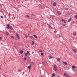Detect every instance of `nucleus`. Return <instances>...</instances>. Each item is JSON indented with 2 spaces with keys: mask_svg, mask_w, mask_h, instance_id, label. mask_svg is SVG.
Wrapping results in <instances>:
<instances>
[{
  "mask_svg": "<svg viewBox=\"0 0 77 77\" xmlns=\"http://www.w3.org/2000/svg\"><path fill=\"white\" fill-rule=\"evenodd\" d=\"M71 20H72V19H71V18L69 19V20H68V22L69 23V22H70V21H71Z\"/></svg>",
  "mask_w": 77,
  "mask_h": 77,
  "instance_id": "4468645a",
  "label": "nucleus"
},
{
  "mask_svg": "<svg viewBox=\"0 0 77 77\" xmlns=\"http://www.w3.org/2000/svg\"><path fill=\"white\" fill-rule=\"evenodd\" d=\"M63 63H64V65H68V63H67L66 62L64 61Z\"/></svg>",
  "mask_w": 77,
  "mask_h": 77,
  "instance_id": "20e7f679",
  "label": "nucleus"
},
{
  "mask_svg": "<svg viewBox=\"0 0 77 77\" xmlns=\"http://www.w3.org/2000/svg\"><path fill=\"white\" fill-rule=\"evenodd\" d=\"M27 53L28 56H30V53H29V51H27Z\"/></svg>",
  "mask_w": 77,
  "mask_h": 77,
  "instance_id": "1a4fd4ad",
  "label": "nucleus"
},
{
  "mask_svg": "<svg viewBox=\"0 0 77 77\" xmlns=\"http://www.w3.org/2000/svg\"><path fill=\"white\" fill-rule=\"evenodd\" d=\"M28 35H30L28 33Z\"/></svg>",
  "mask_w": 77,
  "mask_h": 77,
  "instance_id": "a18cd8bd",
  "label": "nucleus"
},
{
  "mask_svg": "<svg viewBox=\"0 0 77 77\" xmlns=\"http://www.w3.org/2000/svg\"><path fill=\"white\" fill-rule=\"evenodd\" d=\"M25 55L26 56H27V53H25Z\"/></svg>",
  "mask_w": 77,
  "mask_h": 77,
  "instance_id": "c85d7f7f",
  "label": "nucleus"
},
{
  "mask_svg": "<svg viewBox=\"0 0 77 77\" xmlns=\"http://www.w3.org/2000/svg\"><path fill=\"white\" fill-rule=\"evenodd\" d=\"M41 77H42V76H41Z\"/></svg>",
  "mask_w": 77,
  "mask_h": 77,
  "instance_id": "603ef678",
  "label": "nucleus"
},
{
  "mask_svg": "<svg viewBox=\"0 0 77 77\" xmlns=\"http://www.w3.org/2000/svg\"><path fill=\"white\" fill-rule=\"evenodd\" d=\"M26 38H28V36H27H27H26Z\"/></svg>",
  "mask_w": 77,
  "mask_h": 77,
  "instance_id": "79ce46f5",
  "label": "nucleus"
},
{
  "mask_svg": "<svg viewBox=\"0 0 77 77\" xmlns=\"http://www.w3.org/2000/svg\"><path fill=\"white\" fill-rule=\"evenodd\" d=\"M40 8H41V9H43L44 8V6L41 5H40L39 6Z\"/></svg>",
  "mask_w": 77,
  "mask_h": 77,
  "instance_id": "39448f33",
  "label": "nucleus"
},
{
  "mask_svg": "<svg viewBox=\"0 0 77 77\" xmlns=\"http://www.w3.org/2000/svg\"><path fill=\"white\" fill-rule=\"evenodd\" d=\"M72 50L74 52H75V53H77V50L75 49H72Z\"/></svg>",
  "mask_w": 77,
  "mask_h": 77,
  "instance_id": "2eb2a0df",
  "label": "nucleus"
},
{
  "mask_svg": "<svg viewBox=\"0 0 77 77\" xmlns=\"http://www.w3.org/2000/svg\"><path fill=\"white\" fill-rule=\"evenodd\" d=\"M30 38H31V39H32V38H33V36H30Z\"/></svg>",
  "mask_w": 77,
  "mask_h": 77,
  "instance_id": "72a5a7b5",
  "label": "nucleus"
},
{
  "mask_svg": "<svg viewBox=\"0 0 77 77\" xmlns=\"http://www.w3.org/2000/svg\"><path fill=\"white\" fill-rule=\"evenodd\" d=\"M39 52H40V53H42V50H40L39 51Z\"/></svg>",
  "mask_w": 77,
  "mask_h": 77,
  "instance_id": "bb28decb",
  "label": "nucleus"
},
{
  "mask_svg": "<svg viewBox=\"0 0 77 77\" xmlns=\"http://www.w3.org/2000/svg\"><path fill=\"white\" fill-rule=\"evenodd\" d=\"M54 70H55V71H56V69H57L56 66L54 65Z\"/></svg>",
  "mask_w": 77,
  "mask_h": 77,
  "instance_id": "7ed1b4c3",
  "label": "nucleus"
},
{
  "mask_svg": "<svg viewBox=\"0 0 77 77\" xmlns=\"http://www.w3.org/2000/svg\"><path fill=\"white\" fill-rule=\"evenodd\" d=\"M10 29H11V30H13V28H12V26H10Z\"/></svg>",
  "mask_w": 77,
  "mask_h": 77,
  "instance_id": "a211bd4d",
  "label": "nucleus"
},
{
  "mask_svg": "<svg viewBox=\"0 0 77 77\" xmlns=\"http://www.w3.org/2000/svg\"><path fill=\"white\" fill-rule=\"evenodd\" d=\"M58 77H59V76H58Z\"/></svg>",
  "mask_w": 77,
  "mask_h": 77,
  "instance_id": "8fccbe9b",
  "label": "nucleus"
},
{
  "mask_svg": "<svg viewBox=\"0 0 77 77\" xmlns=\"http://www.w3.org/2000/svg\"><path fill=\"white\" fill-rule=\"evenodd\" d=\"M1 39H2V38L1 37H0V40H1Z\"/></svg>",
  "mask_w": 77,
  "mask_h": 77,
  "instance_id": "37998d69",
  "label": "nucleus"
},
{
  "mask_svg": "<svg viewBox=\"0 0 77 77\" xmlns=\"http://www.w3.org/2000/svg\"><path fill=\"white\" fill-rule=\"evenodd\" d=\"M57 61H59V60H60V58H58L57 59Z\"/></svg>",
  "mask_w": 77,
  "mask_h": 77,
  "instance_id": "c756f323",
  "label": "nucleus"
},
{
  "mask_svg": "<svg viewBox=\"0 0 77 77\" xmlns=\"http://www.w3.org/2000/svg\"><path fill=\"white\" fill-rule=\"evenodd\" d=\"M20 71H21V70H20V69H19V70H18V72H20Z\"/></svg>",
  "mask_w": 77,
  "mask_h": 77,
  "instance_id": "c9c22d12",
  "label": "nucleus"
},
{
  "mask_svg": "<svg viewBox=\"0 0 77 77\" xmlns=\"http://www.w3.org/2000/svg\"><path fill=\"white\" fill-rule=\"evenodd\" d=\"M1 18H3V16H1Z\"/></svg>",
  "mask_w": 77,
  "mask_h": 77,
  "instance_id": "e433bc0d",
  "label": "nucleus"
},
{
  "mask_svg": "<svg viewBox=\"0 0 77 77\" xmlns=\"http://www.w3.org/2000/svg\"><path fill=\"white\" fill-rule=\"evenodd\" d=\"M64 76L66 77H69V75H68V74H67L66 73H64Z\"/></svg>",
  "mask_w": 77,
  "mask_h": 77,
  "instance_id": "f03ea898",
  "label": "nucleus"
},
{
  "mask_svg": "<svg viewBox=\"0 0 77 77\" xmlns=\"http://www.w3.org/2000/svg\"><path fill=\"white\" fill-rule=\"evenodd\" d=\"M32 45H33L34 44V42H32Z\"/></svg>",
  "mask_w": 77,
  "mask_h": 77,
  "instance_id": "ea45409f",
  "label": "nucleus"
},
{
  "mask_svg": "<svg viewBox=\"0 0 77 77\" xmlns=\"http://www.w3.org/2000/svg\"><path fill=\"white\" fill-rule=\"evenodd\" d=\"M6 34L7 35H9V33H8V32H6Z\"/></svg>",
  "mask_w": 77,
  "mask_h": 77,
  "instance_id": "7c9ffc66",
  "label": "nucleus"
},
{
  "mask_svg": "<svg viewBox=\"0 0 77 77\" xmlns=\"http://www.w3.org/2000/svg\"><path fill=\"white\" fill-rule=\"evenodd\" d=\"M51 51H52V50L51 49L50 50Z\"/></svg>",
  "mask_w": 77,
  "mask_h": 77,
  "instance_id": "49530a36",
  "label": "nucleus"
},
{
  "mask_svg": "<svg viewBox=\"0 0 77 77\" xmlns=\"http://www.w3.org/2000/svg\"><path fill=\"white\" fill-rule=\"evenodd\" d=\"M66 68H68V69H69L70 68V67L66 66Z\"/></svg>",
  "mask_w": 77,
  "mask_h": 77,
  "instance_id": "aec40b11",
  "label": "nucleus"
},
{
  "mask_svg": "<svg viewBox=\"0 0 77 77\" xmlns=\"http://www.w3.org/2000/svg\"><path fill=\"white\" fill-rule=\"evenodd\" d=\"M62 21L63 22V21H64V20L63 19H62Z\"/></svg>",
  "mask_w": 77,
  "mask_h": 77,
  "instance_id": "58836bf2",
  "label": "nucleus"
},
{
  "mask_svg": "<svg viewBox=\"0 0 77 77\" xmlns=\"http://www.w3.org/2000/svg\"><path fill=\"white\" fill-rule=\"evenodd\" d=\"M24 60H27L26 58V57H24Z\"/></svg>",
  "mask_w": 77,
  "mask_h": 77,
  "instance_id": "5701e85b",
  "label": "nucleus"
},
{
  "mask_svg": "<svg viewBox=\"0 0 77 77\" xmlns=\"http://www.w3.org/2000/svg\"><path fill=\"white\" fill-rule=\"evenodd\" d=\"M24 53V51L23 50H21L20 51V54H23Z\"/></svg>",
  "mask_w": 77,
  "mask_h": 77,
  "instance_id": "6e6552de",
  "label": "nucleus"
},
{
  "mask_svg": "<svg viewBox=\"0 0 77 77\" xmlns=\"http://www.w3.org/2000/svg\"><path fill=\"white\" fill-rule=\"evenodd\" d=\"M63 26H66V24H63Z\"/></svg>",
  "mask_w": 77,
  "mask_h": 77,
  "instance_id": "2f4dec72",
  "label": "nucleus"
},
{
  "mask_svg": "<svg viewBox=\"0 0 77 77\" xmlns=\"http://www.w3.org/2000/svg\"><path fill=\"white\" fill-rule=\"evenodd\" d=\"M53 6H56V2H54L53 3Z\"/></svg>",
  "mask_w": 77,
  "mask_h": 77,
  "instance_id": "9d476101",
  "label": "nucleus"
},
{
  "mask_svg": "<svg viewBox=\"0 0 77 77\" xmlns=\"http://www.w3.org/2000/svg\"><path fill=\"white\" fill-rule=\"evenodd\" d=\"M31 15L32 17H34V16H35V15L33 14H31Z\"/></svg>",
  "mask_w": 77,
  "mask_h": 77,
  "instance_id": "412c9836",
  "label": "nucleus"
},
{
  "mask_svg": "<svg viewBox=\"0 0 77 77\" xmlns=\"http://www.w3.org/2000/svg\"><path fill=\"white\" fill-rule=\"evenodd\" d=\"M58 15H60L61 14V13H59V12H58Z\"/></svg>",
  "mask_w": 77,
  "mask_h": 77,
  "instance_id": "b1692460",
  "label": "nucleus"
},
{
  "mask_svg": "<svg viewBox=\"0 0 77 77\" xmlns=\"http://www.w3.org/2000/svg\"><path fill=\"white\" fill-rule=\"evenodd\" d=\"M31 65H35V63H33V62H31Z\"/></svg>",
  "mask_w": 77,
  "mask_h": 77,
  "instance_id": "0eeeda50",
  "label": "nucleus"
},
{
  "mask_svg": "<svg viewBox=\"0 0 77 77\" xmlns=\"http://www.w3.org/2000/svg\"><path fill=\"white\" fill-rule=\"evenodd\" d=\"M59 37H61V36H60V35H59Z\"/></svg>",
  "mask_w": 77,
  "mask_h": 77,
  "instance_id": "c03bdc74",
  "label": "nucleus"
},
{
  "mask_svg": "<svg viewBox=\"0 0 77 77\" xmlns=\"http://www.w3.org/2000/svg\"><path fill=\"white\" fill-rule=\"evenodd\" d=\"M7 28L8 29H10V26H9V24H8L7 25Z\"/></svg>",
  "mask_w": 77,
  "mask_h": 77,
  "instance_id": "423d86ee",
  "label": "nucleus"
},
{
  "mask_svg": "<svg viewBox=\"0 0 77 77\" xmlns=\"http://www.w3.org/2000/svg\"><path fill=\"white\" fill-rule=\"evenodd\" d=\"M72 68H75L76 67H75V66H72Z\"/></svg>",
  "mask_w": 77,
  "mask_h": 77,
  "instance_id": "6ab92c4d",
  "label": "nucleus"
},
{
  "mask_svg": "<svg viewBox=\"0 0 77 77\" xmlns=\"http://www.w3.org/2000/svg\"><path fill=\"white\" fill-rule=\"evenodd\" d=\"M76 35V33L74 32L73 33V36H75Z\"/></svg>",
  "mask_w": 77,
  "mask_h": 77,
  "instance_id": "4be33fe9",
  "label": "nucleus"
},
{
  "mask_svg": "<svg viewBox=\"0 0 77 77\" xmlns=\"http://www.w3.org/2000/svg\"><path fill=\"white\" fill-rule=\"evenodd\" d=\"M64 23H66V22H65V21H64Z\"/></svg>",
  "mask_w": 77,
  "mask_h": 77,
  "instance_id": "a19ab883",
  "label": "nucleus"
},
{
  "mask_svg": "<svg viewBox=\"0 0 77 77\" xmlns=\"http://www.w3.org/2000/svg\"><path fill=\"white\" fill-rule=\"evenodd\" d=\"M50 17L51 18V17H52V16L51 15H50Z\"/></svg>",
  "mask_w": 77,
  "mask_h": 77,
  "instance_id": "4c0bfd02",
  "label": "nucleus"
},
{
  "mask_svg": "<svg viewBox=\"0 0 77 77\" xmlns=\"http://www.w3.org/2000/svg\"><path fill=\"white\" fill-rule=\"evenodd\" d=\"M48 57H49V59H52V58H53V57L51 56H49Z\"/></svg>",
  "mask_w": 77,
  "mask_h": 77,
  "instance_id": "f3484780",
  "label": "nucleus"
},
{
  "mask_svg": "<svg viewBox=\"0 0 77 77\" xmlns=\"http://www.w3.org/2000/svg\"><path fill=\"white\" fill-rule=\"evenodd\" d=\"M0 69H1V68L0 67Z\"/></svg>",
  "mask_w": 77,
  "mask_h": 77,
  "instance_id": "de8ad7c7",
  "label": "nucleus"
},
{
  "mask_svg": "<svg viewBox=\"0 0 77 77\" xmlns=\"http://www.w3.org/2000/svg\"><path fill=\"white\" fill-rule=\"evenodd\" d=\"M27 68L28 69H29V71H30V69H31V68H32V65L31 64H30L29 65V66H28Z\"/></svg>",
  "mask_w": 77,
  "mask_h": 77,
  "instance_id": "f257e3e1",
  "label": "nucleus"
},
{
  "mask_svg": "<svg viewBox=\"0 0 77 77\" xmlns=\"http://www.w3.org/2000/svg\"><path fill=\"white\" fill-rule=\"evenodd\" d=\"M16 35L17 38H19V35L18 34V33H16Z\"/></svg>",
  "mask_w": 77,
  "mask_h": 77,
  "instance_id": "9b49d317",
  "label": "nucleus"
},
{
  "mask_svg": "<svg viewBox=\"0 0 77 77\" xmlns=\"http://www.w3.org/2000/svg\"><path fill=\"white\" fill-rule=\"evenodd\" d=\"M65 10H68V9L67 8H65Z\"/></svg>",
  "mask_w": 77,
  "mask_h": 77,
  "instance_id": "473e14b6",
  "label": "nucleus"
},
{
  "mask_svg": "<svg viewBox=\"0 0 77 77\" xmlns=\"http://www.w3.org/2000/svg\"><path fill=\"white\" fill-rule=\"evenodd\" d=\"M1 6V5H0V6Z\"/></svg>",
  "mask_w": 77,
  "mask_h": 77,
  "instance_id": "09e8293b",
  "label": "nucleus"
},
{
  "mask_svg": "<svg viewBox=\"0 0 77 77\" xmlns=\"http://www.w3.org/2000/svg\"><path fill=\"white\" fill-rule=\"evenodd\" d=\"M48 27L49 28H50V29H53V27L51 26L50 25H48Z\"/></svg>",
  "mask_w": 77,
  "mask_h": 77,
  "instance_id": "f8f14e48",
  "label": "nucleus"
},
{
  "mask_svg": "<svg viewBox=\"0 0 77 77\" xmlns=\"http://www.w3.org/2000/svg\"><path fill=\"white\" fill-rule=\"evenodd\" d=\"M64 68H65V67H64Z\"/></svg>",
  "mask_w": 77,
  "mask_h": 77,
  "instance_id": "3c124183",
  "label": "nucleus"
},
{
  "mask_svg": "<svg viewBox=\"0 0 77 77\" xmlns=\"http://www.w3.org/2000/svg\"><path fill=\"white\" fill-rule=\"evenodd\" d=\"M41 55H42V56H44V53H41Z\"/></svg>",
  "mask_w": 77,
  "mask_h": 77,
  "instance_id": "cd10ccee",
  "label": "nucleus"
},
{
  "mask_svg": "<svg viewBox=\"0 0 77 77\" xmlns=\"http://www.w3.org/2000/svg\"><path fill=\"white\" fill-rule=\"evenodd\" d=\"M75 18L76 20H77V15L75 16Z\"/></svg>",
  "mask_w": 77,
  "mask_h": 77,
  "instance_id": "393cba45",
  "label": "nucleus"
},
{
  "mask_svg": "<svg viewBox=\"0 0 77 77\" xmlns=\"http://www.w3.org/2000/svg\"><path fill=\"white\" fill-rule=\"evenodd\" d=\"M26 17H28V18H29V15H26Z\"/></svg>",
  "mask_w": 77,
  "mask_h": 77,
  "instance_id": "f704fd0d",
  "label": "nucleus"
},
{
  "mask_svg": "<svg viewBox=\"0 0 77 77\" xmlns=\"http://www.w3.org/2000/svg\"><path fill=\"white\" fill-rule=\"evenodd\" d=\"M33 36L35 38H38V37H37V36H36V35H33Z\"/></svg>",
  "mask_w": 77,
  "mask_h": 77,
  "instance_id": "ddd939ff",
  "label": "nucleus"
},
{
  "mask_svg": "<svg viewBox=\"0 0 77 77\" xmlns=\"http://www.w3.org/2000/svg\"><path fill=\"white\" fill-rule=\"evenodd\" d=\"M11 38H13V39H14V36H11Z\"/></svg>",
  "mask_w": 77,
  "mask_h": 77,
  "instance_id": "a878e982",
  "label": "nucleus"
},
{
  "mask_svg": "<svg viewBox=\"0 0 77 77\" xmlns=\"http://www.w3.org/2000/svg\"><path fill=\"white\" fill-rule=\"evenodd\" d=\"M54 75H55V74H54V73L52 75L51 77H53L54 76Z\"/></svg>",
  "mask_w": 77,
  "mask_h": 77,
  "instance_id": "dca6fc26",
  "label": "nucleus"
},
{
  "mask_svg": "<svg viewBox=\"0 0 77 77\" xmlns=\"http://www.w3.org/2000/svg\"><path fill=\"white\" fill-rule=\"evenodd\" d=\"M76 0V1H77V0Z\"/></svg>",
  "mask_w": 77,
  "mask_h": 77,
  "instance_id": "864d4df0",
  "label": "nucleus"
}]
</instances>
